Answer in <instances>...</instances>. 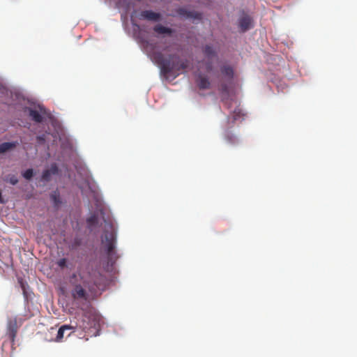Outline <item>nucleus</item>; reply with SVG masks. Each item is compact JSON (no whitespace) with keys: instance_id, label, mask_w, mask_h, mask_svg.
<instances>
[{"instance_id":"nucleus-1","label":"nucleus","mask_w":357,"mask_h":357,"mask_svg":"<svg viewBox=\"0 0 357 357\" xmlns=\"http://www.w3.org/2000/svg\"><path fill=\"white\" fill-rule=\"evenodd\" d=\"M151 57L165 77L173 75L174 77H176L181 70H185L189 66L188 60H181L176 54H170L168 59H165L162 52H154L151 54Z\"/></svg>"},{"instance_id":"nucleus-2","label":"nucleus","mask_w":357,"mask_h":357,"mask_svg":"<svg viewBox=\"0 0 357 357\" xmlns=\"http://www.w3.org/2000/svg\"><path fill=\"white\" fill-rule=\"evenodd\" d=\"M78 274L83 285L89 291L100 285L102 277L100 271L89 264L81 267Z\"/></svg>"},{"instance_id":"nucleus-3","label":"nucleus","mask_w":357,"mask_h":357,"mask_svg":"<svg viewBox=\"0 0 357 357\" xmlns=\"http://www.w3.org/2000/svg\"><path fill=\"white\" fill-rule=\"evenodd\" d=\"M71 296L75 300L82 299L86 301L88 299V294L84 287L80 284L74 285L71 291Z\"/></svg>"},{"instance_id":"nucleus-4","label":"nucleus","mask_w":357,"mask_h":357,"mask_svg":"<svg viewBox=\"0 0 357 357\" xmlns=\"http://www.w3.org/2000/svg\"><path fill=\"white\" fill-rule=\"evenodd\" d=\"M102 241V243L105 244L107 253L109 255L111 254L114 249L115 236L114 232H105Z\"/></svg>"},{"instance_id":"nucleus-5","label":"nucleus","mask_w":357,"mask_h":357,"mask_svg":"<svg viewBox=\"0 0 357 357\" xmlns=\"http://www.w3.org/2000/svg\"><path fill=\"white\" fill-rule=\"evenodd\" d=\"M17 323L16 317L10 318L8 321L7 331L10 340L14 342L17 333Z\"/></svg>"},{"instance_id":"nucleus-6","label":"nucleus","mask_w":357,"mask_h":357,"mask_svg":"<svg viewBox=\"0 0 357 357\" xmlns=\"http://www.w3.org/2000/svg\"><path fill=\"white\" fill-rule=\"evenodd\" d=\"M176 13L178 15L187 19H195L199 20L202 19V13L196 11L188 10L184 8H178L176 10Z\"/></svg>"},{"instance_id":"nucleus-7","label":"nucleus","mask_w":357,"mask_h":357,"mask_svg":"<svg viewBox=\"0 0 357 357\" xmlns=\"http://www.w3.org/2000/svg\"><path fill=\"white\" fill-rule=\"evenodd\" d=\"M160 18L161 15L160 13L149 10H143L139 14V19L141 20L158 22L160 20Z\"/></svg>"},{"instance_id":"nucleus-8","label":"nucleus","mask_w":357,"mask_h":357,"mask_svg":"<svg viewBox=\"0 0 357 357\" xmlns=\"http://www.w3.org/2000/svg\"><path fill=\"white\" fill-rule=\"evenodd\" d=\"M94 321V319L91 320L88 316V313L85 312L83 315L82 319L77 324L76 327H79L83 331H86L91 328L93 325H95Z\"/></svg>"},{"instance_id":"nucleus-9","label":"nucleus","mask_w":357,"mask_h":357,"mask_svg":"<svg viewBox=\"0 0 357 357\" xmlns=\"http://www.w3.org/2000/svg\"><path fill=\"white\" fill-rule=\"evenodd\" d=\"M239 27L242 32H245L251 28L252 19L248 15H243L239 19Z\"/></svg>"},{"instance_id":"nucleus-10","label":"nucleus","mask_w":357,"mask_h":357,"mask_svg":"<svg viewBox=\"0 0 357 357\" xmlns=\"http://www.w3.org/2000/svg\"><path fill=\"white\" fill-rule=\"evenodd\" d=\"M58 173V167L56 165H52L49 169L43 171L41 179L43 181H49L51 179L52 174H56Z\"/></svg>"},{"instance_id":"nucleus-11","label":"nucleus","mask_w":357,"mask_h":357,"mask_svg":"<svg viewBox=\"0 0 357 357\" xmlns=\"http://www.w3.org/2000/svg\"><path fill=\"white\" fill-rule=\"evenodd\" d=\"M197 86L200 89H208L211 88V82L208 77L199 75L197 80Z\"/></svg>"},{"instance_id":"nucleus-12","label":"nucleus","mask_w":357,"mask_h":357,"mask_svg":"<svg viewBox=\"0 0 357 357\" xmlns=\"http://www.w3.org/2000/svg\"><path fill=\"white\" fill-rule=\"evenodd\" d=\"M153 30L158 34H167L171 35L174 30L171 28L164 26L161 24H157L154 26Z\"/></svg>"},{"instance_id":"nucleus-13","label":"nucleus","mask_w":357,"mask_h":357,"mask_svg":"<svg viewBox=\"0 0 357 357\" xmlns=\"http://www.w3.org/2000/svg\"><path fill=\"white\" fill-rule=\"evenodd\" d=\"M221 73L222 74L229 78V79H231L234 76V70L233 68L227 65H225L221 67Z\"/></svg>"},{"instance_id":"nucleus-14","label":"nucleus","mask_w":357,"mask_h":357,"mask_svg":"<svg viewBox=\"0 0 357 357\" xmlns=\"http://www.w3.org/2000/svg\"><path fill=\"white\" fill-rule=\"evenodd\" d=\"M29 116L37 123H41L43 121V117L40 114V112L36 109H30Z\"/></svg>"},{"instance_id":"nucleus-15","label":"nucleus","mask_w":357,"mask_h":357,"mask_svg":"<svg viewBox=\"0 0 357 357\" xmlns=\"http://www.w3.org/2000/svg\"><path fill=\"white\" fill-rule=\"evenodd\" d=\"M74 328H75L74 326H70V325H63V326H61L59 328V329L58 331V333H57L56 341H60L63 337V334H64L65 331H66V330H71V329H74Z\"/></svg>"},{"instance_id":"nucleus-16","label":"nucleus","mask_w":357,"mask_h":357,"mask_svg":"<svg viewBox=\"0 0 357 357\" xmlns=\"http://www.w3.org/2000/svg\"><path fill=\"white\" fill-rule=\"evenodd\" d=\"M17 142H3L0 144V153H5L10 149L15 148L17 145Z\"/></svg>"},{"instance_id":"nucleus-17","label":"nucleus","mask_w":357,"mask_h":357,"mask_svg":"<svg viewBox=\"0 0 357 357\" xmlns=\"http://www.w3.org/2000/svg\"><path fill=\"white\" fill-rule=\"evenodd\" d=\"M86 222L89 228L91 229L93 227L97 225L98 223V216L96 214L91 215L86 219Z\"/></svg>"},{"instance_id":"nucleus-18","label":"nucleus","mask_w":357,"mask_h":357,"mask_svg":"<svg viewBox=\"0 0 357 357\" xmlns=\"http://www.w3.org/2000/svg\"><path fill=\"white\" fill-rule=\"evenodd\" d=\"M50 198L56 206H58L61 204L60 195L58 191H54L51 194Z\"/></svg>"},{"instance_id":"nucleus-19","label":"nucleus","mask_w":357,"mask_h":357,"mask_svg":"<svg viewBox=\"0 0 357 357\" xmlns=\"http://www.w3.org/2000/svg\"><path fill=\"white\" fill-rule=\"evenodd\" d=\"M204 53L208 58H213L215 56V50L210 45H206V47L204 49Z\"/></svg>"},{"instance_id":"nucleus-20","label":"nucleus","mask_w":357,"mask_h":357,"mask_svg":"<svg viewBox=\"0 0 357 357\" xmlns=\"http://www.w3.org/2000/svg\"><path fill=\"white\" fill-rule=\"evenodd\" d=\"M243 116L244 114H243L242 110L240 108L235 109V110L233 112L232 122L234 123L236 121L240 120Z\"/></svg>"},{"instance_id":"nucleus-21","label":"nucleus","mask_w":357,"mask_h":357,"mask_svg":"<svg viewBox=\"0 0 357 357\" xmlns=\"http://www.w3.org/2000/svg\"><path fill=\"white\" fill-rule=\"evenodd\" d=\"M226 141L230 144H234L237 142L238 139L231 132H227L225 135Z\"/></svg>"},{"instance_id":"nucleus-22","label":"nucleus","mask_w":357,"mask_h":357,"mask_svg":"<svg viewBox=\"0 0 357 357\" xmlns=\"http://www.w3.org/2000/svg\"><path fill=\"white\" fill-rule=\"evenodd\" d=\"M22 176L24 178L27 180H30L33 176V171L32 169H26L23 174Z\"/></svg>"},{"instance_id":"nucleus-23","label":"nucleus","mask_w":357,"mask_h":357,"mask_svg":"<svg viewBox=\"0 0 357 357\" xmlns=\"http://www.w3.org/2000/svg\"><path fill=\"white\" fill-rule=\"evenodd\" d=\"M12 185H16L18 183V179L15 175H9L6 179Z\"/></svg>"},{"instance_id":"nucleus-24","label":"nucleus","mask_w":357,"mask_h":357,"mask_svg":"<svg viewBox=\"0 0 357 357\" xmlns=\"http://www.w3.org/2000/svg\"><path fill=\"white\" fill-rule=\"evenodd\" d=\"M67 260L65 258L60 259L57 262V265L61 268H63L66 266Z\"/></svg>"},{"instance_id":"nucleus-25","label":"nucleus","mask_w":357,"mask_h":357,"mask_svg":"<svg viewBox=\"0 0 357 357\" xmlns=\"http://www.w3.org/2000/svg\"><path fill=\"white\" fill-rule=\"evenodd\" d=\"M221 89H222V91L223 92H227V91H228V89H227V85H226V84H222V85L221 86Z\"/></svg>"},{"instance_id":"nucleus-26","label":"nucleus","mask_w":357,"mask_h":357,"mask_svg":"<svg viewBox=\"0 0 357 357\" xmlns=\"http://www.w3.org/2000/svg\"><path fill=\"white\" fill-rule=\"evenodd\" d=\"M211 70H212V64L211 63H208L207 66H206V70L208 72H210Z\"/></svg>"},{"instance_id":"nucleus-27","label":"nucleus","mask_w":357,"mask_h":357,"mask_svg":"<svg viewBox=\"0 0 357 357\" xmlns=\"http://www.w3.org/2000/svg\"><path fill=\"white\" fill-rule=\"evenodd\" d=\"M37 138H38V139L39 141H44V140H45V139H44V137H43V136H42V137H41V136H39V137H38Z\"/></svg>"},{"instance_id":"nucleus-28","label":"nucleus","mask_w":357,"mask_h":357,"mask_svg":"<svg viewBox=\"0 0 357 357\" xmlns=\"http://www.w3.org/2000/svg\"><path fill=\"white\" fill-rule=\"evenodd\" d=\"M74 243H75V245H79V241L77 240V239H75Z\"/></svg>"},{"instance_id":"nucleus-29","label":"nucleus","mask_w":357,"mask_h":357,"mask_svg":"<svg viewBox=\"0 0 357 357\" xmlns=\"http://www.w3.org/2000/svg\"><path fill=\"white\" fill-rule=\"evenodd\" d=\"M0 202H3V201L1 200V192H0Z\"/></svg>"}]
</instances>
